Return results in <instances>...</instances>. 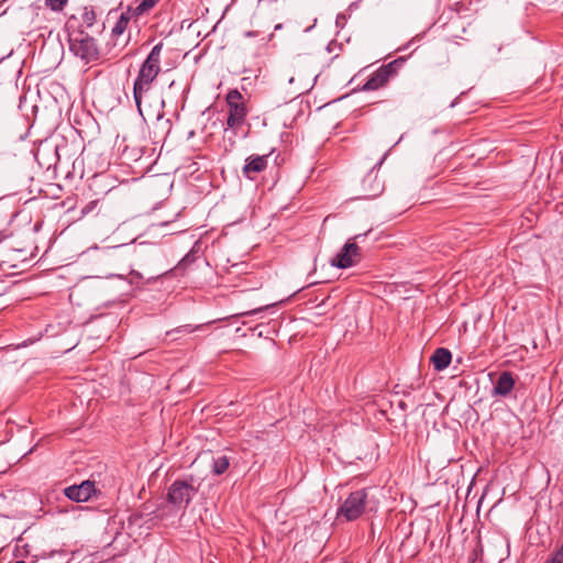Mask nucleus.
<instances>
[{
    "mask_svg": "<svg viewBox=\"0 0 563 563\" xmlns=\"http://www.w3.org/2000/svg\"><path fill=\"white\" fill-rule=\"evenodd\" d=\"M121 246H113L110 249L111 255H115L120 251Z\"/></svg>",
    "mask_w": 563,
    "mask_h": 563,
    "instance_id": "nucleus-23",
    "label": "nucleus"
},
{
    "mask_svg": "<svg viewBox=\"0 0 563 563\" xmlns=\"http://www.w3.org/2000/svg\"><path fill=\"white\" fill-rule=\"evenodd\" d=\"M269 156L271 154L250 155L245 159V164L242 168L243 176L250 180H254L257 174L264 172L267 168Z\"/></svg>",
    "mask_w": 563,
    "mask_h": 563,
    "instance_id": "nucleus-9",
    "label": "nucleus"
},
{
    "mask_svg": "<svg viewBox=\"0 0 563 563\" xmlns=\"http://www.w3.org/2000/svg\"><path fill=\"white\" fill-rule=\"evenodd\" d=\"M451 360L452 354L445 347H438L431 356V363L433 364L434 369L438 372L445 369L450 365Z\"/></svg>",
    "mask_w": 563,
    "mask_h": 563,
    "instance_id": "nucleus-12",
    "label": "nucleus"
},
{
    "mask_svg": "<svg viewBox=\"0 0 563 563\" xmlns=\"http://www.w3.org/2000/svg\"><path fill=\"white\" fill-rule=\"evenodd\" d=\"M7 236L3 234V233H0V243H2L4 241Z\"/></svg>",
    "mask_w": 563,
    "mask_h": 563,
    "instance_id": "nucleus-24",
    "label": "nucleus"
},
{
    "mask_svg": "<svg viewBox=\"0 0 563 563\" xmlns=\"http://www.w3.org/2000/svg\"><path fill=\"white\" fill-rule=\"evenodd\" d=\"M202 325H191V324H185L177 327L174 330H170L166 333L167 336H173L175 334H190L197 330H200Z\"/></svg>",
    "mask_w": 563,
    "mask_h": 563,
    "instance_id": "nucleus-15",
    "label": "nucleus"
},
{
    "mask_svg": "<svg viewBox=\"0 0 563 563\" xmlns=\"http://www.w3.org/2000/svg\"><path fill=\"white\" fill-rule=\"evenodd\" d=\"M228 107L227 125L229 129L239 130L246 121L249 108L244 97L238 89H231L225 96Z\"/></svg>",
    "mask_w": 563,
    "mask_h": 563,
    "instance_id": "nucleus-3",
    "label": "nucleus"
},
{
    "mask_svg": "<svg viewBox=\"0 0 563 563\" xmlns=\"http://www.w3.org/2000/svg\"><path fill=\"white\" fill-rule=\"evenodd\" d=\"M163 47V42L153 46L145 60L141 64L137 76L134 80L133 98L140 113H142L141 104L143 96L151 90L153 82L161 73Z\"/></svg>",
    "mask_w": 563,
    "mask_h": 563,
    "instance_id": "nucleus-1",
    "label": "nucleus"
},
{
    "mask_svg": "<svg viewBox=\"0 0 563 563\" xmlns=\"http://www.w3.org/2000/svg\"><path fill=\"white\" fill-rule=\"evenodd\" d=\"M68 0H45V5L53 11H62Z\"/></svg>",
    "mask_w": 563,
    "mask_h": 563,
    "instance_id": "nucleus-17",
    "label": "nucleus"
},
{
    "mask_svg": "<svg viewBox=\"0 0 563 563\" xmlns=\"http://www.w3.org/2000/svg\"><path fill=\"white\" fill-rule=\"evenodd\" d=\"M163 119H164L163 114H158V115H157V121H158L159 123H163L164 125H166V126H167V129H168V131H169V130H170V126H172V124H170V120H169V119H165V120L163 121Z\"/></svg>",
    "mask_w": 563,
    "mask_h": 563,
    "instance_id": "nucleus-21",
    "label": "nucleus"
},
{
    "mask_svg": "<svg viewBox=\"0 0 563 563\" xmlns=\"http://www.w3.org/2000/svg\"><path fill=\"white\" fill-rule=\"evenodd\" d=\"M229 465L230 462L225 455L219 456L218 459L213 460L212 471L214 474L221 475L229 468Z\"/></svg>",
    "mask_w": 563,
    "mask_h": 563,
    "instance_id": "nucleus-13",
    "label": "nucleus"
},
{
    "mask_svg": "<svg viewBox=\"0 0 563 563\" xmlns=\"http://www.w3.org/2000/svg\"><path fill=\"white\" fill-rule=\"evenodd\" d=\"M70 51L86 63L97 60L99 48L96 40L85 32L73 34L69 38Z\"/></svg>",
    "mask_w": 563,
    "mask_h": 563,
    "instance_id": "nucleus-5",
    "label": "nucleus"
},
{
    "mask_svg": "<svg viewBox=\"0 0 563 563\" xmlns=\"http://www.w3.org/2000/svg\"><path fill=\"white\" fill-rule=\"evenodd\" d=\"M361 260V249L355 242H347L341 252L331 261L332 265L339 268H349Z\"/></svg>",
    "mask_w": 563,
    "mask_h": 563,
    "instance_id": "nucleus-8",
    "label": "nucleus"
},
{
    "mask_svg": "<svg viewBox=\"0 0 563 563\" xmlns=\"http://www.w3.org/2000/svg\"><path fill=\"white\" fill-rule=\"evenodd\" d=\"M515 384H516V379L511 372H509V371L501 372L494 384V387L492 390V396L493 397H501V398L508 397L510 395L511 390L514 389Z\"/></svg>",
    "mask_w": 563,
    "mask_h": 563,
    "instance_id": "nucleus-10",
    "label": "nucleus"
},
{
    "mask_svg": "<svg viewBox=\"0 0 563 563\" xmlns=\"http://www.w3.org/2000/svg\"><path fill=\"white\" fill-rule=\"evenodd\" d=\"M82 21L87 26H92L96 21L95 11H85V13L82 14Z\"/></svg>",
    "mask_w": 563,
    "mask_h": 563,
    "instance_id": "nucleus-18",
    "label": "nucleus"
},
{
    "mask_svg": "<svg viewBox=\"0 0 563 563\" xmlns=\"http://www.w3.org/2000/svg\"><path fill=\"white\" fill-rule=\"evenodd\" d=\"M159 0H142L135 8H133L136 15H142L153 9Z\"/></svg>",
    "mask_w": 563,
    "mask_h": 563,
    "instance_id": "nucleus-16",
    "label": "nucleus"
},
{
    "mask_svg": "<svg viewBox=\"0 0 563 563\" xmlns=\"http://www.w3.org/2000/svg\"><path fill=\"white\" fill-rule=\"evenodd\" d=\"M547 563H563V542L558 551L550 558Z\"/></svg>",
    "mask_w": 563,
    "mask_h": 563,
    "instance_id": "nucleus-19",
    "label": "nucleus"
},
{
    "mask_svg": "<svg viewBox=\"0 0 563 563\" xmlns=\"http://www.w3.org/2000/svg\"><path fill=\"white\" fill-rule=\"evenodd\" d=\"M405 63L404 58H397L377 68L361 87L362 91H374L384 88L398 75L399 68Z\"/></svg>",
    "mask_w": 563,
    "mask_h": 563,
    "instance_id": "nucleus-4",
    "label": "nucleus"
},
{
    "mask_svg": "<svg viewBox=\"0 0 563 563\" xmlns=\"http://www.w3.org/2000/svg\"><path fill=\"white\" fill-rule=\"evenodd\" d=\"M136 13L133 10V7H128L125 11L121 12L120 16L118 18L117 22L114 23L111 35L113 37L121 36L128 29L129 23L132 18H137Z\"/></svg>",
    "mask_w": 563,
    "mask_h": 563,
    "instance_id": "nucleus-11",
    "label": "nucleus"
},
{
    "mask_svg": "<svg viewBox=\"0 0 563 563\" xmlns=\"http://www.w3.org/2000/svg\"><path fill=\"white\" fill-rule=\"evenodd\" d=\"M198 489L187 481L177 479L168 488L167 501L175 507L186 508Z\"/></svg>",
    "mask_w": 563,
    "mask_h": 563,
    "instance_id": "nucleus-6",
    "label": "nucleus"
},
{
    "mask_svg": "<svg viewBox=\"0 0 563 563\" xmlns=\"http://www.w3.org/2000/svg\"><path fill=\"white\" fill-rule=\"evenodd\" d=\"M368 490L366 488L352 492L336 511V519L354 521L358 519L367 507Z\"/></svg>",
    "mask_w": 563,
    "mask_h": 563,
    "instance_id": "nucleus-2",
    "label": "nucleus"
},
{
    "mask_svg": "<svg viewBox=\"0 0 563 563\" xmlns=\"http://www.w3.org/2000/svg\"><path fill=\"white\" fill-rule=\"evenodd\" d=\"M269 307V305L265 306V307H260V308H255L251 311H246V312H242L241 314L242 316H251V314H256L265 309H267Z\"/></svg>",
    "mask_w": 563,
    "mask_h": 563,
    "instance_id": "nucleus-20",
    "label": "nucleus"
},
{
    "mask_svg": "<svg viewBox=\"0 0 563 563\" xmlns=\"http://www.w3.org/2000/svg\"><path fill=\"white\" fill-rule=\"evenodd\" d=\"M65 496L76 503H85L92 497H98L101 492L96 488L95 482L84 481L79 485H70L64 489Z\"/></svg>",
    "mask_w": 563,
    "mask_h": 563,
    "instance_id": "nucleus-7",
    "label": "nucleus"
},
{
    "mask_svg": "<svg viewBox=\"0 0 563 563\" xmlns=\"http://www.w3.org/2000/svg\"><path fill=\"white\" fill-rule=\"evenodd\" d=\"M101 210L100 199H93L81 208V217L98 214Z\"/></svg>",
    "mask_w": 563,
    "mask_h": 563,
    "instance_id": "nucleus-14",
    "label": "nucleus"
},
{
    "mask_svg": "<svg viewBox=\"0 0 563 563\" xmlns=\"http://www.w3.org/2000/svg\"><path fill=\"white\" fill-rule=\"evenodd\" d=\"M192 262V258L190 257L189 254H187L178 264V267H183V266H186L187 264L191 263Z\"/></svg>",
    "mask_w": 563,
    "mask_h": 563,
    "instance_id": "nucleus-22",
    "label": "nucleus"
}]
</instances>
